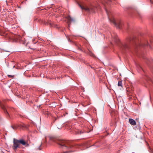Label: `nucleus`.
Instances as JSON below:
<instances>
[{
	"instance_id": "nucleus-1",
	"label": "nucleus",
	"mask_w": 153,
	"mask_h": 153,
	"mask_svg": "<svg viewBox=\"0 0 153 153\" xmlns=\"http://www.w3.org/2000/svg\"><path fill=\"white\" fill-rule=\"evenodd\" d=\"M111 36L115 42L118 45L120 49L122 50L128 49L131 45H133L136 48H137L138 46L144 47L149 46L151 47V46H153V41L152 40L150 41L151 45H150L147 42L145 43L143 42L137 43L136 38L134 37H131L127 39V43H122L120 42L116 34H115L114 36L111 34Z\"/></svg>"
},
{
	"instance_id": "nucleus-2",
	"label": "nucleus",
	"mask_w": 153,
	"mask_h": 153,
	"mask_svg": "<svg viewBox=\"0 0 153 153\" xmlns=\"http://www.w3.org/2000/svg\"><path fill=\"white\" fill-rule=\"evenodd\" d=\"M57 143L59 145V147L63 149V152L61 153H69L73 151L71 149L74 147L72 144H70L68 141L65 140H59Z\"/></svg>"
},
{
	"instance_id": "nucleus-3",
	"label": "nucleus",
	"mask_w": 153,
	"mask_h": 153,
	"mask_svg": "<svg viewBox=\"0 0 153 153\" xmlns=\"http://www.w3.org/2000/svg\"><path fill=\"white\" fill-rule=\"evenodd\" d=\"M21 144L26 146H28L29 145L27 142L23 139L18 140L14 138L13 139V144L12 146V148L14 151H16L18 148H21Z\"/></svg>"
},
{
	"instance_id": "nucleus-4",
	"label": "nucleus",
	"mask_w": 153,
	"mask_h": 153,
	"mask_svg": "<svg viewBox=\"0 0 153 153\" xmlns=\"http://www.w3.org/2000/svg\"><path fill=\"white\" fill-rule=\"evenodd\" d=\"M79 6L82 9L88 12H94L96 9L95 7L93 6H90L89 7L86 6H82L80 5H79Z\"/></svg>"
},
{
	"instance_id": "nucleus-5",
	"label": "nucleus",
	"mask_w": 153,
	"mask_h": 153,
	"mask_svg": "<svg viewBox=\"0 0 153 153\" xmlns=\"http://www.w3.org/2000/svg\"><path fill=\"white\" fill-rule=\"evenodd\" d=\"M3 109L5 113L7 114L9 116H10V114L13 115V113L16 111V109L12 107H8L7 109L4 108Z\"/></svg>"
},
{
	"instance_id": "nucleus-6",
	"label": "nucleus",
	"mask_w": 153,
	"mask_h": 153,
	"mask_svg": "<svg viewBox=\"0 0 153 153\" xmlns=\"http://www.w3.org/2000/svg\"><path fill=\"white\" fill-rule=\"evenodd\" d=\"M109 20L115 25L117 28L119 29L122 28L123 25V23L120 20L116 21L114 19H109Z\"/></svg>"
},
{
	"instance_id": "nucleus-7",
	"label": "nucleus",
	"mask_w": 153,
	"mask_h": 153,
	"mask_svg": "<svg viewBox=\"0 0 153 153\" xmlns=\"http://www.w3.org/2000/svg\"><path fill=\"white\" fill-rule=\"evenodd\" d=\"M43 24L45 25H49L51 27H54L56 28H58L57 25L53 24V22L49 20H45L43 21Z\"/></svg>"
},
{
	"instance_id": "nucleus-8",
	"label": "nucleus",
	"mask_w": 153,
	"mask_h": 153,
	"mask_svg": "<svg viewBox=\"0 0 153 153\" xmlns=\"http://www.w3.org/2000/svg\"><path fill=\"white\" fill-rule=\"evenodd\" d=\"M23 39L20 36H16L13 38V41L14 42L21 43V40H22Z\"/></svg>"
},
{
	"instance_id": "nucleus-9",
	"label": "nucleus",
	"mask_w": 153,
	"mask_h": 153,
	"mask_svg": "<svg viewBox=\"0 0 153 153\" xmlns=\"http://www.w3.org/2000/svg\"><path fill=\"white\" fill-rule=\"evenodd\" d=\"M48 138H49V141L48 143V144H50L51 141L55 142V139L53 137H45V140L44 141V143H46L47 139Z\"/></svg>"
},
{
	"instance_id": "nucleus-10",
	"label": "nucleus",
	"mask_w": 153,
	"mask_h": 153,
	"mask_svg": "<svg viewBox=\"0 0 153 153\" xmlns=\"http://www.w3.org/2000/svg\"><path fill=\"white\" fill-rule=\"evenodd\" d=\"M111 114L112 117L116 118L117 117L118 112L115 111H112L111 112Z\"/></svg>"
},
{
	"instance_id": "nucleus-11",
	"label": "nucleus",
	"mask_w": 153,
	"mask_h": 153,
	"mask_svg": "<svg viewBox=\"0 0 153 153\" xmlns=\"http://www.w3.org/2000/svg\"><path fill=\"white\" fill-rule=\"evenodd\" d=\"M129 121L130 124L132 125H136V122L133 119L130 118L129 119Z\"/></svg>"
},
{
	"instance_id": "nucleus-12",
	"label": "nucleus",
	"mask_w": 153,
	"mask_h": 153,
	"mask_svg": "<svg viewBox=\"0 0 153 153\" xmlns=\"http://www.w3.org/2000/svg\"><path fill=\"white\" fill-rule=\"evenodd\" d=\"M66 128L69 129L72 128L71 124V123H68L66 125Z\"/></svg>"
},
{
	"instance_id": "nucleus-13",
	"label": "nucleus",
	"mask_w": 153,
	"mask_h": 153,
	"mask_svg": "<svg viewBox=\"0 0 153 153\" xmlns=\"http://www.w3.org/2000/svg\"><path fill=\"white\" fill-rule=\"evenodd\" d=\"M118 86H121L122 87V81L120 80L118 81Z\"/></svg>"
},
{
	"instance_id": "nucleus-14",
	"label": "nucleus",
	"mask_w": 153,
	"mask_h": 153,
	"mask_svg": "<svg viewBox=\"0 0 153 153\" xmlns=\"http://www.w3.org/2000/svg\"><path fill=\"white\" fill-rule=\"evenodd\" d=\"M77 134H82L84 133V131L82 130H78L77 131Z\"/></svg>"
},
{
	"instance_id": "nucleus-15",
	"label": "nucleus",
	"mask_w": 153,
	"mask_h": 153,
	"mask_svg": "<svg viewBox=\"0 0 153 153\" xmlns=\"http://www.w3.org/2000/svg\"><path fill=\"white\" fill-rule=\"evenodd\" d=\"M68 19L70 21H73L74 20L73 19L71 18L70 16H69L68 18Z\"/></svg>"
},
{
	"instance_id": "nucleus-16",
	"label": "nucleus",
	"mask_w": 153,
	"mask_h": 153,
	"mask_svg": "<svg viewBox=\"0 0 153 153\" xmlns=\"http://www.w3.org/2000/svg\"><path fill=\"white\" fill-rule=\"evenodd\" d=\"M7 76L10 78H13L14 77V76L11 75H8Z\"/></svg>"
},
{
	"instance_id": "nucleus-17",
	"label": "nucleus",
	"mask_w": 153,
	"mask_h": 153,
	"mask_svg": "<svg viewBox=\"0 0 153 153\" xmlns=\"http://www.w3.org/2000/svg\"><path fill=\"white\" fill-rule=\"evenodd\" d=\"M137 14L140 17H141V14L140 13V12H137Z\"/></svg>"
},
{
	"instance_id": "nucleus-18",
	"label": "nucleus",
	"mask_w": 153,
	"mask_h": 153,
	"mask_svg": "<svg viewBox=\"0 0 153 153\" xmlns=\"http://www.w3.org/2000/svg\"><path fill=\"white\" fill-rule=\"evenodd\" d=\"M90 56H94V54L91 53H90Z\"/></svg>"
},
{
	"instance_id": "nucleus-19",
	"label": "nucleus",
	"mask_w": 153,
	"mask_h": 153,
	"mask_svg": "<svg viewBox=\"0 0 153 153\" xmlns=\"http://www.w3.org/2000/svg\"><path fill=\"white\" fill-rule=\"evenodd\" d=\"M21 126L22 127H25V125L24 124H23V125H22Z\"/></svg>"
},
{
	"instance_id": "nucleus-20",
	"label": "nucleus",
	"mask_w": 153,
	"mask_h": 153,
	"mask_svg": "<svg viewBox=\"0 0 153 153\" xmlns=\"http://www.w3.org/2000/svg\"><path fill=\"white\" fill-rule=\"evenodd\" d=\"M58 128L59 129H61L62 127H58Z\"/></svg>"
},
{
	"instance_id": "nucleus-21",
	"label": "nucleus",
	"mask_w": 153,
	"mask_h": 153,
	"mask_svg": "<svg viewBox=\"0 0 153 153\" xmlns=\"http://www.w3.org/2000/svg\"><path fill=\"white\" fill-rule=\"evenodd\" d=\"M150 1L153 4V1H152V0H150Z\"/></svg>"
},
{
	"instance_id": "nucleus-22",
	"label": "nucleus",
	"mask_w": 153,
	"mask_h": 153,
	"mask_svg": "<svg viewBox=\"0 0 153 153\" xmlns=\"http://www.w3.org/2000/svg\"><path fill=\"white\" fill-rule=\"evenodd\" d=\"M140 69L142 70L143 71V69H142V67H141L140 66Z\"/></svg>"
},
{
	"instance_id": "nucleus-23",
	"label": "nucleus",
	"mask_w": 153,
	"mask_h": 153,
	"mask_svg": "<svg viewBox=\"0 0 153 153\" xmlns=\"http://www.w3.org/2000/svg\"><path fill=\"white\" fill-rule=\"evenodd\" d=\"M2 119V117H1V116H0V120H1Z\"/></svg>"
},
{
	"instance_id": "nucleus-24",
	"label": "nucleus",
	"mask_w": 153,
	"mask_h": 153,
	"mask_svg": "<svg viewBox=\"0 0 153 153\" xmlns=\"http://www.w3.org/2000/svg\"><path fill=\"white\" fill-rule=\"evenodd\" d=\"M150 150L149 151V152H152V151L151 150V149H150Z\"/></svg>"
},
{
	"instance_id": "nucleus-25",
	"label": "nucleus",
	"mask_w": 153,
	"mask_h": 153,
	"mask_svg": "<svg viewBox=\"0 0 153 153\" xmlns=\"http://www.w3.org/2000/svg\"><path fill=\"white\" fill-rule=\"evenodd\" d=\"M105 10H106V13H107V10H106V9H105Z\"/></svg>"
},
{
	"instance_id": "nucleus-26",
	"label": "nucleus",
	"mask_w": 153,
	"mask_h": 153,
	"mask_svg": "<svg viewBox=\"0 0 153 153\" xmlns=\"http://www.w3.org/2000/svg\"><path fill=\"white\" fill-rule=\"evenodd\" d=\"M56 120V118H55V121Z\"/></svg>"
},
{
	"instance_id": "nucleus-27",
	"label": "nucleus",
	"mask_w": 153,
	"mask_h": 153,
	"mask_svg": "<svg viewBox=\"0 0 153 153\" xmlns=\"http://www.w3.org/2000/svg\"><path fill=\"white\" fill-rule=\"evenodd\" d=\"M1 104V102H0V104Z\"/></svg>"
}]
</instances>
